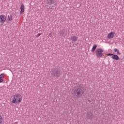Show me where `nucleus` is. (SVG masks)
I'll use <instances>...</instances> for the list:
<instances>
[{
    "mask_svg": "<svg viewBox=\"0 0 124 124\" xmlns=\"http://www.w3.org/2000/svg\"><path fill=\"white\" fill-rule=\"evenodd\" d=\"M23 100V96L20 94H16L11 96L10 101L13 104H20Z\"/></svg>",
    "mask_w": 124,
    "mask_h": 124,
    "instance_id": "1",
    "label": "nucleus"
},
{
    "mask_svg": "<svg viewBox=\"0 0 124 124\" xmlns=\"http://www.w3.org/2000/svg\"><path fill=\"white\" fill-rule=\"evenodd\" d=\"M74 93L77 97H81L83 94L85 93V89L84 87L79 86L75 90Z\"/></svg>",
    "mask_w": 124,
    "mask_h": 124,
    "instance_id": "2",
    "label": "nucleus"
},
{
    "mask_svg": "<svg viewBox=\"0 0 124 124\" xmlns=\"http://www.w3.org/2000/svg\"><path fill=\"white\" fill-rule=\"evenodd\" d=\"M104 51V50L102 48H98L96 49L95 53L97 58H102V56H103V54L102 53H103Z\"/></svg>",
    "mask_w": 124,
    "mask_h": 124,
    "instance_id": "3",
    "label": "nucleus"
},
{
    "mask_svg": "<svg viewBox=\"0 0 124 124\" xmlns=\"http://www.w3.org/2000/svg\"><path fill=\"white\" fill-rule=\"evenodd\" d=\"M52 75L55 78H59L61 76V70L58 69H55L52 73Z\"/></svg>",
    "mask_w": 124,
    "mask_h": 124,
    "instance_id": "4",
    "label": "nucleus"
},
{
    "mask_svg": "<svg viewBox=\"0 0 124 124\" xmlns=\"http://www.w3.org/2000/svg\"><path fill=\"white\" fill-rule=\"evenodd\" d=\"M6 21V16H4V15H0V23H2L3 24V23H5V22Z\"/></svg>",
    "mask_w": 124,
    "mask_h": 124,
    "instance_id": "5",
    "label": "nucleus"
},
{
    "mask_svg": "<svg viewBox=\"0 0 124 124\" xmlns=\"http://www.w3.org/2000/svg\"><path fill=\"white\" fill-rule=\"evenodd\" d=\"M115 37V32L114 31H111L108 34L107 38L108 39H112Z\"/></svg>",
    "mask_w": 124,
    "mask_h": 124,
    "instance_id": "6",
    "label": "nucleus"
},
{
    "mask_svg": "<svg viewBox=\"0 0 124 124\" xmlns=\"http://www.w3.org/2000/svg\"><path fill=\"white\" fill-rule=\"evenodd\" d=\"M25 12V5H24V4H21L20 6V14H22V13H24Z\"/></svg>",
    "mask_w": 124,
    "mask_h": 124,
    "instance_id": "7",
    "label": "nucleus"
},
{
    "mask_svg": "<svg viewBox=\"0 0 124 124\" xmlns=\"http://www.w3.org/2000/svg\"><path fill=\"white\" fill-rule=\"evenodd\" d=\"M71 40L73 42H76L78 40V37L76 36H73L71 37Z\"/></svg>",
    "mask_w": 124,
    "mask_h": 124,
    "instance_id": "8",
    "label": "nucleus"
},
{
    "mask_svg": "<svg viewBox=\"0 0 124 124\" xmlns=\"http://www.w3.org/2000/svg\"><path fill=\"white\" fill-rule=\"evenodd\" d=\"M111 59L115 60V61H119V60H120V57H119V56L116 54H113L111 57Z\"/></svg>",
    "mask_w": 124,
    "mask_h": 124,
    "instance_id": "9",
    "label": "nucleus"
},
{
    "mask_svg": "<svg viewBox=\"0 0 124 124\" xmlns=\"http://www.w3.org/2000/svg\"><path fill=\"white\" fill-rule=\"evenodd\" d=\"M47 2L50 5L54 4L56 2V0H47Z\"/></svg>",
    "mask_w": 124,
    "mask_h": 124,
    "instance_id": "10",
    "label": "nucleus"
},
{
    "mask_svg": "<svg viewBox=\"0 0 124 124\" xmlns=\"http://www.w3.org/2000/svg\"><path fill=\"white\" fill-rule=\"evenodd\" d=\"M96 48H97V45H94L93 46V48L91 49L92 52H94V51H95V49H96Z\"/></svg>",
    "mask_w": 124,
    "mask_h": 124,
    "instance_id": "11",
    "label": "nucleus"
},
{
    "mask_svg": "<svg viewBox=\"0 0 124 124\" xmlns=\"http://www.w3.org/2000/svg\"><path fill=\"white\" fill-rule=\"evenodd\" d=\"M114 51L115 53H117V55H121V52H120V50L118 48H114Z\"/></svg>",
    "mask_w": 124,
    "mask_h": 124,
    "instance_id": "12",
    "label": "nucleus"
},
{
    "mask_svg": "<svg viewBox=\"0 0 124 124\" xmlns=\"http://www.w3.org/2000/svg\"><path fill=\"white\" fill-rule=\"evenodd\" d=\"M8 21H11L13 20V17L12 15H10L8 16Z\"/></svg>",
    "mask_w": 124,
    "mask_h": 124,
    "instance_id": "13",
    "label": "nucleus"
},
{
    "mask_svg": "<svg viewBox=\"0 0 124 124\" xmlns=\"http://www.w3.org/2000/svg\"><path fill=\"white\" fill-rule=\"evenodd\" d=\"M5 76V75L4 74L2 73L0 75V79H3Z\"/></svg>",
    "mask_w": 124,
    "mask_h": 124,
    "instance_id": "14",
    "label": "nucleus"
},
{
    "mask_svg": "<svg viewBox=\"0 0 124 124\" xmlns=\"http://www.w3.org/2000/svg\"><path fill=\"white\" fill-rule=\"evenodd\" d=\"M3 122V119L2 118V116L0 115V124H2V122Z\"/></svg>",
    "mask_w": 124,
    "mask_h": 124,
    "instance_id": "15",
    "label": "nucleus"
},
{
    "mask_svg": "<svg viewBox=\"0 0 124 124\" xmlns=\"http://www.w3.org/2000/svg\"><path fill=\"white\" fill-rule=\"evenodd\" d=\"M107 55L108 56H113L114 55V54L108 53V54Z\"/></svg>",
    "mask_w": 124,
    "mask_h": 124,
    "instance_id": "16",
    "label": "nucleus"
},
{
    "mask_svg": "<svg viewBox=\"0 0 124 124\" xmlns=\"http://www.w3.org/2000/svg\"><path fill=\"white\" fill-rule=\"evenodd\" d=\"M2 82H3V79L0 78V83H2Z\"/></svg>",
    "mask_w": 124,
    "mask_h": 124,
    "instance_id": "17",
    "label": "nucleus"
},
{
    "mask_svg": "<svg viewBox=\"0 0 124 124\" xmlns=\"http://www.w3.org/2000/svg\"><path fill=\"white\" fill-rule=\"evenodd\" d=\"M41 35V33H39L37 35V36H40Z\"/></svg>",
    "mask_w": 124,
    "mask_h": 124,
    "instance_id": "18",
    "label": "nucleus"
}]
</instances>
